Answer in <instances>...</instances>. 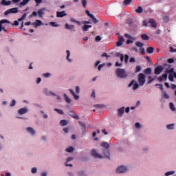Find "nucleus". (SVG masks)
Instances as JSON below:
<instances>
[{"instance_id":"obj_1","label":"nucleus","mask_w":176,"mask_h":176,"mask_svg":"<svg viewBox=\"0 0 176 176\" xmlns=\"http://www.w3.org/2000/svg\"><path fill=\"white\" fill-rule=\"evenodd\" d=\"M100 146H102V148H105V149L102 151L101 154L98 153L97 152V150L96 149L91 150V154L92 155V156H94V157H95L96 159H104V157L109 159L111 156V154L109 153V150L108 149V148H109V144H108V142H102L100 144Z\"/></svg>"},{"instance_id":"obj_2","label":"nucleus","mask_w":176,"mask_h":176,"mask_svg":"<svg viewBox=\"0 0 176 176\" xmlns=\"http://www.w3.org/2000/svg\"><path fill=\"white\" fill-rule=\"evenodd\" d=\"M116 74L117 75L118 78H120V79H124L125 78H127L128 74L126 73V70L124 69L118 68L116 70Z\"/></svg>"},{"instance_id":"obj_3","label":"nucleus","mask_w":176,"mask_h":176,"mask_svg":"<svg viewBox=\"0 0 176 176\" xmlns=\"http://www.w3.org/2000/svg\"><path fill=\"white\" fill-rule=\"evenodd\" d=\"M129 171V167L126 165H120L116 169V174H126Z\"/></svg>"},{"instance_id":"obj_4","label":"nucleus","mask_w":176,"mask_h":176,"mask_svg":"<svg viewBox=\"0 0 176 176\" xmlns=\"http://www.w3.org/2000/svg\"><path fill=\"white\" fill-rule=\"evenodd\" d=\"M8 24H10V21H9L8 19H2L0 21V32L2 31L6 32L7 30L5 27H6Z\"/></svg>"},{"instance_id":"obj_5","label":"nucleus","mask_w":176,"mask_h":176,"mask_svg":"<svg viewBox=\"0 0 176 176\" xmlns=\"http://www.w3.org/2000/svg\"><path fill=\"white\" fill-rule=\"evenodd\" d=\"M138 82L140 86H144L145 85V74L140 73L138 76Z\"/></svg>"},{"instance_id":"obj_6","label":"nucleus","mask_w":176,"mask_h":176,"mask_svg":"<svg viewBox=\"0 0 176 176\" xmlns=\"http://www.w3.org/2000/svg\"><path fill=\"white\" fill-rule=\"evenodd\" d=\"M168 79L170 82H174V78L176 79V72H174V68L168 70Z\"/></svg>"},{"instance_id":"obj_7","label":"nucleus","mask_w":176,"mask_h":176,"mask_svg":"<svg viewBox=\"0 0 176 176\" xmlns=\"http://www.w3.org/2000/svg\"><path fill=\"white\" fill-rule=\"evenodd\" d=\"M25 131L28 133V134L32 135V137H35V135H36V131H35V129L31 126L27 127Z\"/></svg>"},{"instance_id":"obj_8","label":"nucleus","mask_w":176,"mask_h":176,"mask_svg":"<svg viewBox=\"0 0 176 176\" xmlns=\"http://www.w3.org/2000/svg\"><path fill=\"white\" fill-rule=\"evenodd\" d=\"M10 13H12V14L19 13V8H10V9L6 10L4 12V14H5V16H8V14H10Z\"/></svg>"},{"instance_id":"obj_9","label":"nucleus","mask_w":176,"mask_h":176,"mask_svg":"<svg viewBox=\"0 0 176 176\" xmlns=\"http://www.w3.org/2000/svg\"><path fill=\"white\" fill-rule=\"evenodd\" d=\"M133 86V90H137L140 87V85L138 83H137V81L133 80L131 81V82L129 84L128 87H131Z\"/></svg>"},{"instance_id":"obj_10","label":"nucleus","mask_w":176,"mask_h":176,"mask_svg":"<svg viewBox=\"0 0 176 176\" xmlns=\"http://www.w3.org/2000/svg\"><path fill=\"white\" fill-rule=\"evenodd\" d=\"M66 61L67 63H73L74 58L71 56V51L69 50H66Z\"/></svg>"},{"instance_id":"obj_11","label":"nucleus","mask_w":176,"mask_h":176,"mask_svg":"<svg viewBox=\"0 0 176 176\" xmlns=\"http://www.w3.org/2000/svg\"><path fill=\"white\" fill-rule=\"evenodd\" d=\"M18 115H25V113H28V108L23 107L18 110Z\"/></svg>"},{"instance_id":"obj_12","label":"nucleus","mask_w":176,"mask_h":176,"mask_svg":"<svg viewBox=\"0 0 176 176\" xmlns=\"http://www.w3.org/2000/svg\"><path fill=\"white\" fill-rule=\"evenodd\" d=\"M167 76H168V70H166L165 74L158 78L159 82H163V80H167Z\"/></svg>"},{"instance_id":"obj_13","label":"nucleus","mask_w":176,"mask_h":176,"mask_svg":"<svg viewBox=\"0 0 176 176\" xmlns=\"http://www.w3.org/2000/svg\"><path fill=\"white\" fill-rule=\"evenodd\" d=\"M124 42V38H123V36L119 35L118 36V41L116 43L117 46H122Z\"/></svg>"},{"instance_id":"obj_14","label":"nucleus","mask_w":176,"mask_h":176,"mask_svg":"<svg viewBox=\"0 0 176 176\" xmlns=\"http://www.w3.org/2000/svg\"><path fill=\"white\" fill-rule=\"evenodd\" d=\"M117 112L118 116H119V118H122L124 113V107H122L121 108L118 109Z\"/></svg>"},{"instance_id":"obj_15","label":"nucleus","mask_w":176,"mask_h":176,"mask_svg":"<svg viewBox=\"0 0 176 176\" xmlns=\"http://www.w3.org/2000/svg\"><path fill=\"white\" fill-rule=\"evenodd\" d=\"M65 30H69V31H75V25H69L68 23H65Z\"/></svg>"},{"instance_id":"obj_16","label":"nucleus","mask_w":176,"mask_h":176,"mask_svg":"<svg viewBox=\"0 0 176 176\" xmlns=\"http://www.w3.org/2000/svg\"><path fill=\"white\" fill-rule=\"evenodd\" d=\"M72 160H74V157H69L68 158H67L66 162L65 163L67 167H72V164H69V162H72Z\"/></svg>"},{"instance_id":"obj_17","label":"nucleus","mask_w":176,"mask_h":176,"mask_svg":"<svg viewBox=\"0 0 176 176\" xmlns=\"http://www.w3.org/2000/svg\"><path fill=\"white\" fill-rule=\"evenodd\" d=\"M80 126H81L82 134H86V124H84L82 121L78 122Z\"/></svg>"},{"instance_id":"obj_18","label":"nucleus","mask_w":176,"mask_h":176,"mask_svg":"<svg viewBox=\"0 0 176 176\" xmlns=\"http://www.w3.org/2000/svg\"><path fill=\"white\" fill-rule=\"evenodd\" d=\"M163 69H164V68L162 66H159V67H156L155 69V75H160V74H162V72H163Z\"/></svg>"},{"instance_id":"obj_19","label":"nucleus","mask_w":176,"mask_h":176,"mask_svg":"<svg viewBox=\"0 0 176 176\" xmlns=\"http://www.w3.org/2000/svg\"><path fill=\"white\" fill-rule=\"evenodd\" d=\"M42 21L39 20V19H36L35 21V22H33L32 23V25H33V27H41V25H42Z\"/></svg>"},{"instance_id":"obj_20","label":"nucleus","mask_w":176,"mask_h":176,"mask_svg":"<svg viewBox=\"0 0 176 176\" xmlns=\"http://www.w3.org/2000/svg\"><path fill=\"white\" fill-rule=\"evenodd\" d=\"M63 97H64L65 101H66L67 104H71L72 102V99H71V98H69V96L67 95V94H64Z\"/></svg>"},{"instance_id":"obj_21","label":"nucleus","mask_w":176,"mask_h":176,"mask_svg":"<svg viewBox=\"0 0 176 176\" xmlns=\"http://www.w3.org/2000/svg\"><path fill=\"white\" fill-rule=\"evenodd\" d=\"M65 16H67V12H65V11H62V12L58 11L56 12L57 17L61 18V17H65Z\"/></svg>"},{"instance_id":"obj_22","label":"nucleus","mask_w":176,"mask_h":176,"mask_svg":"<svg viewBox=\"0 0 176 176\" xmlns=\"http://www.w3.org/2000/svg\"><path fill=\"white\" fill-rule=\"evenodd\" d=\"M45 10H46V8H41L37 11V13L38 16L41 17H43V14H45Z\"/></svg>"},{"instance_id":"obj_23","label":"nucleus","mask_w":176,"mask_h":176,"mask_svg":"<svg viewBox=\"0 0 176 176\" xmlns=\"http://www.w3.org/2000/svg\"><path fill=\"white\" fill-rule=\"evenodd\" d=\"M1 3V5H3L4 6H9V5H12V1H11L2 0Z\"/></svg>"},{"instance_id":"obj_24","label":"nucleus","mask_w":176,"mask_h":176,"mask_svg":"<svg viewBox=\"0 0 176 176\" xmlns=\"http://www.w3.org/2000/svg\"><path fill=\"white\" fill-rule=\"evenodd\" d=\"M91 25H84L82 27V31H84L85 32H86L87 31H89V28H91Z\"/></svg>"},{"instance_id":"obj_25","label":"nucleus","mask_w":176,"mask_h":176,"mask_svg":"<svg viewBox=\"0 0 176 176\" xmlns=\"http://www.w3.org/2000/svg\"><path fill=\"white\" fill-rule=\"evenodd\" d=\"M75 151V148L74 146H69L65 148V151L68 153H72Z\"/></svg>"},{"instance_id":"obj_26","label":"nucleus","mask_w":176,"mask_h":176,"mask_svg":"<svg viewBox=\"0 0 176 176\" xmlns=\"http://www.w3.org/2000/svg\"><path fill=\"white\" fill-rule=\"evenodd\" d=\"M69 115L72 118H74V119H76L77 120H78L79 117L76 115V113H75V111H69Z\"/></svg>"},{"instance_id":"obj_27","label":"nucleus","mask_w":176,"mask_h":176,"mask_svg":"<svg viewBox=\"0 0 176 176\" xmlns=\"http://www.w3.org/2000/svg\"><path fill=\"white\" fill-rule=\"evenodd\" d=\"M148 23L151 24V27H153V28H156V21H155L153 19H150L148 21Z\"/></svg>"},{"instance_id":"obj_28","label":"nucleus","mask_w":176,"mask_h":176,"mask_svg":"<svg viewBox=\"0 0 176 176\" xmlns=\"http://www.w3.org/2000/svg\"><path fill=\"white\" fill-rule=\"evenodd\" d=\"M175 126V124H169L166 125V129H168V130H174Z\"/></svg>"},{"instance_id":"obj_29","label":"nucleus","mask_w":176,"mask_h":176,"mask_svg":"<svg viewBox=\"0 0 176 176\" xmlns=\"http://www.w3.org/2000/svg\"><path fill=\"white\" fill-rule=\"evenodd\" d=\"M169 108H170V109L173 112H175L176 109H175V106H174V103L170 102V103H169Z\"/></svg>"},{"instance_id":"obj_30","label":"nucleus","mask_w":176,"mask_h":176,"mask_svg":"<svg viewBox=\"0 0 176 176\" xmlns=\"http://www.w3.org/2000/svg\"><path fill=\"white\" fill-rule=\"evenodd\" d=\"M70 23H76L78 25H80L82 23L79 21H76L74 18H70Z\"/></svg>"},{"instance_id":"obj_31","label":"nucleus","mask_w":176,"mask_h":176,"mask_svg":"<svg viewBox=\"0 0 176 176\" xmlns=\"http://www.w3.org/2000/svg\"><path fill=\"white\" fill-rule=\"evenodd\" d=\"M60 126H67L68 124V120H61L60 122Z\"/></svg>"},{"instance_id":"obj_32","label":"nucleus","mask_w":176,"mask_h":176,"mask_svg":"<svg viewBox=\"0 0 176 176\" xmlns=\"http://www.w3.org/2000/svg\"><path fill=\"white\" fill-rule=\"evenodd\" d=\"M30 1L31 0H23V1L20 3L19 6H25V5H27Z\"/></svg>"},{"instance_id":"obj_33","label":"nucleus","mask_w":176,"mask_h":176,"mask_svg":"<svg viewBox=\"0 0 176 176\" xmlns=\"http://www.w3.org/2000/svg\"><path fill=\"white\" fill-rule=\"evenodd\" d=\"M175 174V170H170L165 173V176L174 175Z\"/></svg>"},{"instance_id":"obj_34","label":"nucleus","mask_w":176,"mask_h":176,"mask_svg":"<svg viewBox=\"0 0 176 176\" xmlns=\"http://www.w3.org/2000/svg\"><path fill=\"white\" fill-rule=\"evenodd\" d=\"M141 38L142 39H143V41H149V36H148V35L144 34L141 35Z\"/></svg>"},{"instance_id":"obj_35","label":"nucleus","mask_w":176,"mask_h":176,"mask_svg":"<svg viewBox=\"0 0 176 176\" xmlns=\"http://www.w3.org/2000/svg\"><path fill=\"white\" fill-rule=\"evenodd\" d=\"M162 96L164 98H166V100H168V98H170V96H168V94H167V92L164 91L162 92Z\"/></svg>"},{"instance_id":"obj_36","label":"nucleus","mask_w":176,"mask_h":176,"mask_svg":"<svg viewBox=\"0 0 176 176\" xmlns=\"http://www.w3.org/2000/svg\"><path fill=\"white\" fill-rule=\"evenodd\" d=\"M31 173L32 174H36L38 173V168L36 167L32 168Z\"/></svg>"},{"instance_id":"obj_37","label":"nucleus","mask_w":176,"mask_h":176,"mask_svg":"<svg viewBox=\"0 0 176 176\" xmlns=\"http://www.w3.org/2000/svg\"><path fill=\"white\" fill-rule=\"evenodd\" d=\"M155 50L153 47H149L146 49L147 53H149L150 54H152V52Z\"/></svg>"},{"instance_id":"obj_38","label":"nucleus","mask_w":176,"mask_h":176,"mask_svg":"<svg viewBox=\"0 0 176 176\" xmlns=\"http://www.w3.org/2000/svg\"><path fill=\"white\" fill-rule=\"evenodd\" d=\"M143 10L142 7L139 6L138 9L135 10V12L136 13H142Z\"/></svg>"},{"instance_id":"obj_39","label":"nucleus","mask_w":176,"mask_h":176,"mask_svg":"<svg viewBox=\"0 0 176 176\" xmlns=\"http://www.w3.org/2000/svg\"><path fill=\"white\" fill-rule=\"evenodd\" d=\"M54 111H56V112L59 113V115H64V111H63V110H61V109H54Z\"/></svg>"},{"instance_id":"obj_40","label":"nucleus","mask_w":176,"mask_h":176,"mask_svg":"<svg viewBox=\"0 0 176 176\" xmlns=\"http://www.w3.org/2000/svg\"><path fill=\"white\" fill-rule=\"evenodd\" d=\"M106 65H107L106 63L99 65V66L98 67V71H101V69H102V68H104V67H105Z\"/></svg>"},{"instance_id":"obj_41","label":"nucleus","mask_w":176,"mask_h":176,"mask_svg":"<svg viewBox=\"0 0 176 176\" xmlns=\"http://www.w3.org/2000/svg\"><path fill=\"white\" fill-rule=\"evenodd\" d=\"M151 72H152V69L147 68L144 70V73H146L147 75L151 74Z\"/></svg>"},{"instance_id":"obj_42","label":"nucleus","mask_w":176,"mask_h":176,"mask_svg":"<svg viewBox=\"0 0 176 176\" xmlns=\"http://www.w3.org/2000/svg\"><path fill=\"white\" fill-rule=\"evenodd\" d=\"M148 152H149V147H144L142 148L143 153H148Z\"/></svg>"},{"instance_id":"obj_43","label":"nucleus","mask_w":176,"mask_h":176,"mask_svg":"<svg viewBox=\"0 0 176 176\" xmlns=\"http://www.w3.org/2000/svg\"><path fill=\"white\" fill-rule=\"evenodd\" d=\"M25 17H27V14L25 13L21 18L18 19V21H23V20H25Z\"/></svg>"},{"instance_id":"obj_44","label":"nucleus","mask_w":176,"mask_h":176,"mask_svg":"<svg viewBox=\"0 0 176 176\" xmlns=\"http://www.w3.org/2000/svg\"><path fill=\"white\" fill-rule=\"evenodd\" d=\"M95 108H98L99 109H101L102 108H104L105 106L104 104H95Z\"/></svg>"},{"instance_id":"obj_45","label":"nucleus","mask_w":176,"mask_h":176,"mask_svg":"<svg viewBox=\"0 0 176 176\" xmlns=\"http://www.w3.org/2000/svg\"><path fill=\"white\" fill-rule=\"evenodd\" d=\"M135 127L136 129H141V127H142V125L140 122H136L135 124Z\"/></svg>"},{"instance_id":"obj_46","label":"nucleus","mask_w":176,"mask_h":176,"mask_svg":"<svg viewBox=\"0 0 176 176\" xmlns=\"http://www.w3.org/2000/svg\"><path fill=\"white\" fill-rule=\"evenodd\" d=\"M124 37L127 38V39H135V38L131 36L130 34H124Z\"/></svg>"},{"instance_id":"obj_47","label":"nucleus","mask_w":176,"mask_h":176,"mask_svg":"<svg viewBox=\"0 0 176 176\" xmlns=\"http://www.w3.org/2000/svg\"><path fill=\"white\" fill-rule=\"evenodd\" d=\"M50 25H52V27H60V25L57 24L56 22H50Z\"/></svg>"},{"instance_id":"obj_48","label":"nucleus","mask_w":176,"mask_h":176,"mask_svg":"<svg viewBox=\"0 0 176 176\" xmlns=\"http://www.w3.org/2000/svg\"><path fill=\"white\" fill-rule=\"evenodd\" d=\"M132 1H133V0H124V4H125L126 6L130 5V3H131Z\"/></svg>"},{"instance_id":"obj_49","label":"nucleus","mask_w":176,"mask_h":176,"mask_svg":"<svg viewBox=\"0 0 176 176\" xmlns=\"http://www.w3.org/2000/svg\"><path fill=\"white\" fill-rule=\"evenodd\" d=\"M43 78H50L52 76V74L50 73H45L43 74Z\"/></svg>"},{"instance_id":"obj_50","label":"nucleus","mask_w":176,"mask_h":176,"mask_svg":"<svg viewBox=\"0 0 176 176\" xmlns=\"http://www.w3.org/2000/svg\"><path fill=\"white\" fill-rule=\"evenodd\" d=\"M134 41H135V39H129L126 41V43L127 45H130V43H134Z\"/></svg>"},{"instance_id":"obj_51","label":"nucleus","mask_w":176,"mask_h":176,"mask_svg":"<svg viewBox=\"0 0 176 176\" xmlns=\"http://www.w3.org/2000/svg\"><path fill=\"white\" fill-rule=\"evenodd\" d=\"M136 46H138V47H142V46H144V43L138 41L136 43Z\"/></svg>"},{"instance_id":"obj_52","label":"nucleus","mask_w":176,"mask_h":176,"mask_svg":"<svg viewBox=\"0 0 176 176\" xmlns=\"http://www.w3.org/2000/svg\"><path fill=\"white\" fill-rule=\"evenodd\" d=\"M135 72H136V73H138V72H141V66H140V65H137V66H136Z\"/></svg>"},{"instance_id":"obj_53","label":"nucleus","mask_w":176,"mask_h":176,"mask_svg":"<svg viewBox=\"0 0 176 176\" xmlns=\"http://www.w3.org/2000/svg\"><path fill=\"white\" fill-rule=\"evenodd\" d=\"M34 2L36 3V6H39L42 3V0H34Z\"/></svg>"},{"instance_id":"obj_54","label":"nucleus","mask_w":176,"mask_h":176,"mask_svg":"<svg viewBox=\"0 0 176 176\" xmlns=\"http://www.w3.org/2000/svg\"><path fill=\"white\" fill-rule=\"evenodd\" d=\"M41 82H42V78H37L36 80V85H39V83H41Z\"/></svg>"},{"instance_id":"obj_55","label":"nucleus","mask_w":176,"mask_h":176,"mask_svg":"<svg viewBox=\"0 0 176 176\" xmlns=\"http://www.w3.org/2000/svg\"><path fill=\"white\" fill-rule=\"evenodd\" d=\"M76 93H77V94H79V93H80V87H79V86L76 87Z\"/></svg>"},{"instance_id":"obj_56","label":"nucleus","mask_w":176,"mask_h":176,"mask_svg":"<svg viewBox=\"0 0 176 176\" xmlns=\"http://www.w3.org/2000/svg\"><path fill=\"white\" fill-rule=\"evenodd\" d=\"M14 105H16V100H12V101L10 104V107H14Z\"/></svg>"},{"instance_id":"obj_57","label":"nucleus","mask_w":176,"mask_h":176,"mask_svg":"<svg viewBox=\"0 0 176 176\" xmlns=\"http://www.w3.org/2000/svg\"><path fill=\"white\" fill-rule=\"evenodd\" d=\"M124 61H125L126 63H129V55L126 54L124 56Z\"/></svg>"},{"instance_id":"obj_58","label":"nucleus","mask_w":176,"mask_h":176,"mask_svg":"<svg viewBox=\"0 0 176 176\" xmlns=\"http://www.w3.org/2000/svg\"><path fill=\"white\" fill-rule=\"evenodd\" d=\"M81 1H82V4L83 8H86V6H87L86 0H81Z\"/></svg>"},{"instance_id":"obj_59","label":"nucleus","mask_w":176,"mask_h":176,"mask_svg":"<svg viewBox=\"0 0 176 176\" xmlns=\"http://www.w3.org/2000/svg\"><path fill=\"white\" fill-rule=\"evenodd\" d=\"M95 40H96V42H100V41H101V36H96Z\"/></svg>"},{"instance_id":"obj_60","label":"nucleus","mask_w":176,"mask_h":176,"mask_svg":"<svg viewBox=\"0 0 176 176\" xmlns=\"http://www.w3.org/2000/svg\"><path fill=\"white\" fill-rule=\"evenodd\" d=\"M91 97H92L93 98H96V91H94V89H93L92 93L91 94Z\"/></svg>"},{"instance_id":"obj_61","label":"nucleus","mask_w":176,"mask_h":176,"mask_svg":"<svg viewBox=\"0 0 176 176\" xmlns=\"http://www.w3.org/2000/svg\"><path fill=\"white\" fill-rule=\"evenodd\" d=\"M156 87H157V86H159V89H160V90H163V85H160V84H155Z\"/></svg>"},{"instance_id":"obj_62","label":"nucleus","mask_w":176,"mask_h":176,"mask_svg":"<svg viewBox=\"0 0 176 176\" xmlns=\"http://www.w3.org/2000/svg\"><path fill=\"white\" fill-rule=\"evenodd\" d=\"M40 176H47V172L43 171L40 174Z\"/></svg>"},{"instance_id":"obj_63","label":"nucleus","mask_w":176,"mask_h":176,"mask_svg":"<svg viewBox=\"0 0 176 176\" xmlns=\"http://www.w3.org/2000/svg\"><path fill=\"white\" fill-rule=\"evenodd\" d=\"M142 24L144 27H148V24H149V22H147L146 21H144Z\"/></svg>"},{"instance_id":"obj_64","label":"nucleus","mask_w":176,"mask_h":176,"mask_svg":"<svg viewBox=\"0 0 176 176\" xmlns=\"http://www.w3.org/2000/svg\"><path fill=\"white\" fill-rule=\"evenodd\" d=\"M74 98L75 100H79V95H76V94H74V95H73Z\"/></svg>"}]
</instances>
